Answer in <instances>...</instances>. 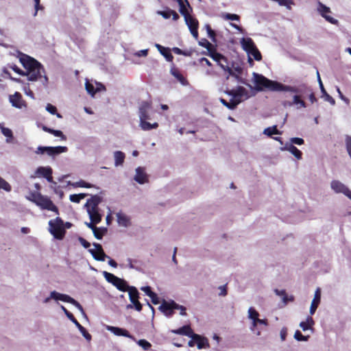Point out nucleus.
<instances>
[{"label": "nucleus", "instance_id": "30", "mask_svg": "<svg viewBox=\"0 0 351 351\" xmlns=\"http://www.w3.org/2000/svg\"><path fill=\"white\" fill-rule=\"evenodd\" d=\"M113 156L114 159V166H122L125 158V154L121 151H115L113 154Z\"/></svg>", "mask_w": 351, "mask_h": 351}, {"label": "nucleus", "instance_id": "23", "mask_svg": "<svg viewBox=\"0 0 351 351\" xmlns=\"http://www.w3.org/2000/svg\"><path fill=\"white\" fill-rule=\"evenodd\" d=\"M191 339L195 341L198 349L208 348L210 346L208 340L205 337L194 333Z\"/></svg>", "mask_w": 351, "mask_h": 351}, {"label": "nucleus", "instance_id": "1", "mask_svg": "<svg viewBox=\"0 0 351 351\" xmlns=\"http://www.w3.org/2000/svg\"><path fill=\"white\" fill-rule=\"evenodd\" d=\"M18 58L24 68L23 75L27 77V80L35 82L40 80L43 85L47 86L48 78L39 62L23 53H19Z\"/></svg>", "mask_w": 351, "mask_h": 351}, {"label": "nucleus", "instance_id": "62", "mask_svg": "<svg viewBox=\"0 0 351 351\" xmlns=\"http://www.w3.org/2000/svg\"><path fill=\"white\" fill-rule=\"evenodd\" d=\"M80 243H81V245L85 247V248H88L90 245V243H88L86 239H84V238L82 237H79L78 239Z\"/></svg>", "mask_w": 351, "mask_h": 351}, {"label": "nucleus", "instance_id": "37", "mask_svg": "<svg viewBox=\"0 0 351 351\" xmlns=\"http://www.w3.org/2000/svg\"><path fill=\"white\" fill-rule=\"evenodd\" d=\"M263 134L268 136H271L273 134H280V132L278 130L276 125H274L265 128L263 131Z\"/></svg>", "mask_w": 351, "mask_h": 351}, {"label": "nucleus", "instance_id": "35", "mask_svg": "<svg viewBox=\"0 0 351 351\" xmlns=\"http://www.w3.org/2000/svg\"><path fill=\"white\" fill-rule=\"evenodd\" d=\"M147 119H143L140 121V126L143 130H150L154 128H156L158 126L157 123H154L151 124L149 122L146 121Z\"/></svg>", "mask_w": 351, "mask_h": 351}, {"label": "nucleus", "instance_id": "17", "mask_svg": "<svg viewBox=\"0 0 351 351\" xmlns=\"http://www.w3.org/2000/svg\"><path fill=\"white\" fill-rule=\"evenodd\" d=\"M89 252L97 261H104L108 256L104 253L102 247L99 243H93V248L90 249Z\"/></svg>", "mask_w": 351, "mask_h": 351}, {"label": "nucleus", "instance_id": "32", "mask_svg": "<svg viewBox=\"0 0 351 351\" xmlns=\"http://www.w3.org/2000/svg\"><path fill=\"white\" fill-rule=\"evenodd\" d=\"M314 325V321L311 316L307 317L306 321L302 322L300 324V327L303 331L307 330H312V326Z\"/></svg>", "mask_w": 351, "mask_h": 351}, {"label": "nucleus", "instance_id": "47", "mask_svg": "<svg viewBox=\"0 0 351 351\" xmlns=\"http://www.w3.org/2000/svg\"><path fill=\"white\" fill-rule=\"evenodd\" d=\"M0 189L5 190V191H11V186L10 184L0 177Z\"/></svg>", "mask_w": 351, "mask_h": 351}, {"label": "nucleus", "instance_id": "4", "mask_svg": "<svg viewBox=\"0 0 351 351\" xmlns=\"http://www.w3.org/2000/svg\"><path fill=\"white\" fill-rule=\"evenodd\" d=\"M242 48L247 52L248 55V61L250 63L253 62L252 56L254 60L260 61L262 58L261 54L256 48L254 41L250 38H242L240 40Z\"/></svg>", "mask_w": 351, "mask_h": 351}, {"label": "nucleus", "instance_id": "13", "mask_svg": "<svg viewBox=\"0 0 351 351\" xmlns=\"http://www.w3.org/2000/svg\"><path fill=\"white\" fill-rule=\"evenodd\" d=\"M128 291L132 304H128L127 308H134L137 311L140 312L142 310V304L138 301L139 293L138 290L135 287H131Z\"/></svg>", "mask_w": 351, "mask_h": 351}, {"label": "nucleus", "instance_id": "22", "mask_svg": "<svg viewBox=\"0 0 351 351\" xmlns=\"http://www.w3.org/2000/svg\"><path fill=\"white\" fill-rule=\"evenodd\" d=\"M10 101L12 105L17 108L25 107V103L22 99L21 95L16 92L14 95L10 96Z\"/></svg>", "mask_w": 351, "mask_h": 351}, {"label": "nucleus", "instance_id": "48", "mask_svg": "<svg viewBox=\"0 0 351 351\" xmlns=\"http://www.w3.org/2000/svg\"><path fill=\"white\" fill-rule=\"evenodd\" d=\"M293 104H295V105H298L299 106L298 107V108H305V103L304 101H302V99H300V96L298 95H295L293 97Z\"/></svg>", "mask_w": 351, "mask_h": 351}, {"label": "nucleus", "instance_id": "15", "mask_svg": "<svg viewBox=\"0 0 351 351\" xmlns=\"http://www.w3.org/2000/svg\"><path fill=\"white\" fill-rule=\"evenodd\" d=\"M62 310L64 311L66 317L77 326L83 337L88 341H90L91 335L87 332L84 327H83L74 317L72 313L69 312L64 306H61Z\"/></svg>", "mask_w": 351, "mask_h": 351}, {"label": "nucleus", "instance_id": "51", "mask_svg": "<svg viewBox=\"0 0 351 351\" xmlns=\"http://www.w3.org/2000/svg\"><path fill=\"white\" fill-rule=\"evenodd\" d=\"M72 186L74 187H84V188H90L91 186V185L90 184H88L83 180L74 182L72 184Z\"/></svg>", "mask_w": 351, "mask_h": 351}, {"label": "nucleus", "instance_id": "49", "mask_svg": "<svg viewBox=\"0 0 351 351\" xmlns=\"http://www.w3.org/2000/svg\"><path fill=\"white\" fill-rule=\"evenodd\" d=\"M85 86H86V89L87 90V92L91 95L92 96H93L96 91L95 89L94 88V86L93 84H91L89 82L86 81V84H85Z\"/></svg>", "mask_w": 351, "mask_h": 351}, {"label": "nucleus", "instance_id": "28", "mask_svg": "<svg viewBox=\"0 0 351 351\" xmlns=\"http://www.w3.org/2000/svg\"><path fill=\"white\" fill-rule=\"evenodd\" d=\"M317 80L319 82V88L323 94V97L324 98V99L326 101H328L330 104L335 105V99L326 93L325 89H324V85H323V83L322 82V80L320 78V75H319V73L318 71L317 72Z\"/></svg>", "mask_w": 351, "mask_h": 351}, {"label": "nucleus", "instance_id": "58", "mask_svg": "<svg viewBox=\"0 0 351 351\" xmlns=\"http://www.w3.org/2000/svg\"><path fill=\"white\" fill-rule=\"evenodd\" d=\"M173 305L176 307V309L180 311V314L181 315H186V308L184 306L179 305L177 303H176V304Z\"/></svg>", "mask_w": 351, "mask_h": 351}, {"label": "nucleus", "instance_id": "8", "mask_svg": "<svg viewBox=\"0 0 351 351\" xmlns=\"http://www.w3.org/2000/svg\"><path fill=\"white\" fill-rule=\"evenodd\" d=\"M316 11L327 22L332 25H338V20L332 16V12L330 8L319 1L317 2Z\"/></svg>", "mask_w": 351, "mask_h": 351}, {"label": "nucleus", "instance_id": "12", "mask_svg": "<svg viewBox=\"0 0 351 351\" xmlns=\"http://www.w3.org/2000/svg\"><path fill=\"white\" fill-rule=\"evenodd\" d=\"M68 148L65 146H57V147H42L39 146L36 153L37 154H47L50 156H55L62 153L66 152Z\"/></svg>", "mask_w": 351, "mask_h": 351}, {"label": "nucleus", "instance_id": "9", "mask_svg": "<svg viewBox=\"0 0 351 351\" xmlns=\"http://www.w3.org/2000/svg\"><path fill=\"white\" fill-rule=\"evenodd\" d=\"M103 276L105 279L110 283L112 284L114 287H116L119 290L121 291H126L129 290L130 287L127 282L121 278H118L112 274H110L108 271H103Z\"/></svg>", "mask_w": 351, "mask_h": 351}, {"label": "nucleus", "instance_id": "34", "mask_svg": "<svg viewBox=\"0 0 351 351\" xmlns=\"http://www.w3.org/2000/svg\"><path fill=\"white\" fill-rule=\"evenodd\" d=\"M171 73L173 75L183 86L188 85L187 80L183 77L182 74L179 73V71L175 69H171Z\"/></svg>", "mask_w": 351, "mask_h": 351}, {"label": "nucleus", "instance_id": "7", "mask_svg": "<svg viewBox=\"0 0 351 351\" xmlns=\"http://www.w3.org/2000/svg\"><path fill=\"white\" fill-rule=\"evenodd\" d=\"M225 93L232 97L234 102H237V106L250 97L249 91L243 86H239L236 89L227 90Z\"/></svg>", "mask_w": 351, "mask_h": 351}, {"label": "nucleus", "instance_id": "21", "mask_svg": "<svg viewBox=\"0 0 351 351\" xmlns=\"http://www.w3.org/2000/svg\"><path fill=\"white\" fill-rule=\"evenodd\" d=\"M117 221L119 226L130 227L132 225L130 217L124 213L119 212L116 214Z\"/></svg>", "mask_w": 351, "mask_h": 351}, {"label": "nucleus", "instance_id": "64", "mask_svg": "<svg viewBox=\"0 0 351 351\" xmlns=\"http://www.w3.org/2000/svg\"><path fill=\"white\" fill-rule=\"evenodd\" d=\"M10 68L16 73L23 75V71L20 69L16 65H12L10 66Z\"/></svg>", "mask_w": 351, "mask_h": 351}, {"label": "nucleus", "instance_id": "3", "mask_svg": "<svg viewBox=\"0 0 351 351\" xmlns=\"http://www.w3.org/2000/svg\"><path fill=\"white\" fill-rule=\"evenodd\" d=\"M101 202V197L100 196L93 195L87 200L85 204L90 219L95 223H99L101 221L102 215L98 207Z\"/></svg>", "mask_w": 351, "mask_h": 351}, {"label": "nucleus", "instance_id": "54", "mask_svg": "<svg viewBox=\"0 0 351 351\" xmlns=\"http://www.w3.org/2000/svg\"><path fill=\"white\" fill-rule=\"evenodd\" d=\"M304 140L301 138H298V137H293V138H290V143L291 144H296V145H302L304 144Z\"/></svg>", "mask_w": 351, "mask_h": 351}, {"label": "nucleus", "instance_id": "6", "mask_svg": "<svg viewBox=\"0 0 351 351\" xmlns=\"http://www.w3.org/2000/svg\"><path fill=\"white\" fill-rule=\"evenodd\" d=\"M49 231L54 237V238L61 240L63 239L65 230L64 227L63 221L57 217L54 220H50L49 221Z\"/></svg>", "mask_w": 351, "mask_h": 351}, {"label": "nucleus", "instance_id": "63", "mask_svg": "<svg viewBox=\"0 0 351 351\" xmlns=\"http://www.w3.org/2000/svg\"><path fill=\"white\" fill-rule=\"evenodd\" d=\"M147 53H148V49H143V50H140V51H136L134 53V56H138V57H140V56H145H145H147Z\"/></svg>", "mask_w": 351, "mask_h": 351}, {"label": "nucleus", "instance_id": "36", "mask_svg": "<svg viewBox=\"0 0 351 351\" xmlns=\"http://www.w3.org/2000/svg\"><path fill=\"white\" fill-rule=\"evenodd\" d=\"M93 234L96 239H101L103 236L105 235L107 232V228L104 227H100L97 228L95 227V228L93 230Z\"/></svg>", "mask_w": 351, "mask_h": 351}, {"label": "nucleus", "instance_id": "18", "mask_svg": "<svg viewBox=\"0 0 351 351\" xmlns=\"http://www.w3.org/2000/svg\"><path fill=\"white\" fill-rule=\"evenodd\" d=\"M134 180L140 184H144L149 182V176L145 168L138 167L136 169Z\"/></svg>", "mask_w": 351, "mask_h": 351}, {"label": "nucleus", "instance_id": "16", "mask_svg": "<svg viewBox=\"0 0 351 351\" xmlns=\"http://www.w3.org/2000/svg\"><path fill=\"white\" fill-rule=\"evenodd\" d=\"M186 24L187 25L191 34L197 40L198 38V21L196 19L193 18L190 13L183 16Z\"/></svg>", "mask_w": 351, "mask_h": 351}, {"label": "nucleus", "instance_id": "41", "mask_svg": "<svg viewBox=\"0 0 351 351\" xmlns=\"http://www.w3.org/2000/svg\"><path fill=\"white\" fill-rule=\"evenodd\" d=\"M219 66L228 73L230 69V65L227 61V59L224 57L218 62Z\"/></svg>", "mask_w": 351, "mask_h": 351}, {"label": "nucleus", "instance_id": "19", "mask_svg": "<svg viewBox=\"0 0 351 351\" xmlns=\"http://www.w3.org/2000/svg\"><path fill=\"white\" fill-rule=\"evenodd\" d=\"M106 328L108 331L112 332L116 336H123L135 341V338L132 335H131L127 330L124 328L112 326H106Z\"/></svg>", "mask_w": 351, "mask_h": 351}, {"label": "nucleus", "instance_id": "25", "mask_svg": "<svg viewBox=\"0 0 351 351\" xmlns=\"http://www.w3.org/2000/svg\"><path fill=\"white\" fill-rule=\"evenodd\" d=\"M321 300V290L317 288L315 292L314 298L311 302L310 307V314L313 315L319 306Z\"/></svg>", "mask_w": 351, "mask_h": 351}, {"label": "nucleus", "instance_id": "44", "mask_svg": "<svg viewBox=\"0 0 351 351\" xmlns=\"http://www.w3.org/2000/svg\"><path fill=\"white\" fill-rule=\"evenodd\" d=\"M46 110L51 114H56L58 118H62V116L59 113H57V109L56 106L50 104H48L46 106Z\"/></svg>", "mask_w": 351, "mask_h": 351}, {"label": "nucleus", "instance_id": "40", "mask_svg": "<svg viewBox=\"0 0 351 351\" xmlns=\"http://www.w3.org/2000/svg\"><path fill=\"white\" fill-rule=\"evenodd\" d=\"M86 197V194L80 193V194H73L69 197V199L75 203H79L82 199Z\"/></svg>", "mask_w": 351, "mask_h": 351}, {"label": "nucleus", "instance_id": "33", "mask_svg": "<svg viewBox=\"0 0 351 351\" xmlns=\"http://www.w3.org/2000/svg\"><path fill=\"white\" fill-rule=\"evenodd\" d=\"M0 129L2 134L6 137L5 141L10 143L13 138L12 131L10 128H5L1 123H0Z\"/></svg>", "mask_w": 351, "mask_h": 351}, {"label": "nucleus", "instance_id": "61", "mask_svg": "<svg viewBox=\"0 0 351 351\" xmlns=\"http://www.w3.org/2000/svg\"><path fill=\"white\" fill-rule=\"evenodd\" d=\"M211 57L213 58V59L216 61L217 63L221 60V59H222L223 58H224L223 56H222L221 54L220 53H213L211 55Z\"/></svg>", "mask_w": 351, "mask_h": 351}, {"label": "nucleus", "instance_id": "43", "mask_svg": "<svg viewBox=\"0 0 351 351\" xmlns=\"http://www.w3.org/2000/svg\"><path fill=\"white\" fill-rule=\"evenodd\" d=\"M274 292L276 293V294L280 297L282 298V302L285 304H286L289 300L288 298H287V295L286 294V292L285 290H278V289H275L274 290Z\"/></svg>", "mask_w": 351, "mask_h": 351}, {"label": "nucleus", "instance_id": "55", "mask_svg": "<svg viewBox=\"0 0 351 351\" xmlns=\"http://www.w3.org/2000/svg\"><path fill=\"white\" fill-rule=\"evenodd\" d=\"M205 28L207 31L208 36L210 38H213L215 36V32L211 29L210 26L208 24L205 25Z\"/></svg>", "mask_w": 351, "mask_h": 351}, {"label": "nucleus", "instance_id": "10", "mask_svg": "<svg viewBox=\"0 0 351 351\" xmlns=\"http://www.w3.org/2000/svg\"><path fill=\"white\" fill-rule=\"evenodd\" d=\"M50 298H52L55 301H62L70 303L74 305L82 314H84L82 305L69 295L60 293L56 291H53L50 292Z\"/></svg>", "mask_w": 351, "mask_h": 351}, {"label": "nucleus", "instance_id": "53", "mask_svg": "<svg viewBox=\"0 0 351 351\" xmlns=\"http://www.w3.org/2000/svg\"><path fill=\"white\" fill-rule=\"evenodd\" d=\"M171 11L170 9H167L164 11H158L157 14L162 16L164 19H167L171 17Z\"/></svg>", "mask_w": 351, "mask_h": 351}, {"label": "nucleus", "instance_id": "2", "mask_svg": "<svg viewBox=\"0 0 351 351\" xmlns=\"http://www.w3.org/2000/svg\"><path fill=\"white\" fill-rule=\"evenodd\" d=\"M252 81L255 85V89L258 91H288L297 93V88L283 85L276 81L269 80L261 74L253 73Z\"/></svg>", "mask_w": 351, "mask_h": 351}, {"label": "nucleus", "instance_id": "56", "mask_svg": "<svg viewBox=\"0 0 351 351\" xmlns=\"http://www.w3.org/2000/svg\"><path fill=\"white\" fill-rule=\"evenodd\" d=\"M148 110H141V109H139V118L140 121L143 119H148L149 115L147 114Z\"/></svg>", "mask_w": 351, "mask_h": 351}, {"label": "nucleus", "instance_id": "46", "mask_svg": "<svg viewBox=\"0 0 351 351\" xmlns=\"http://www.w3.org/2000/svg\"><path fill=\"white\" fill-rule=\"evenodd\" d=\"M276 2L281 6H285L288 10H291V5H293L292 0H276Z\"/></svg>", "mask_w": 351, "mask_h": 351}, {"label": "nucleus", "instance_id": "57", "mask_svg": "<svg viewBox=\"0 0 351 351\" xmlns=\"http://www.w3.org/2000/svg\"><path fill=\"white\" fill-rule=\"evenodd\" d=\"M141 290L149 298L152 295H154V292L151 290L149 287H141Z\"/></svg>", "mask_w": 351, "mask_h": 351}, {"label": "nucleus", "instance_id": "20", "mask_svg": "<svg viewBox=\"0 0 351 351\" xmlns=\"http://www.w3.org/2000/svg\"><path fill=\"white\" fill-rule=\"evenodd\" d=\"M173 304H176L174 301H163L161 305L159 306V309L167 316L171 317L173 313V310L176 307Z\"/></svg>", "mask_w": 351, "mask_h": 351}, {"label": "nucleus", "instance_id": "45", "mask_svg": "<svg viewBox=\"0 0 351 351\" xmlns=\"http://www.w3.org/2000/svg\"><path fill=\"white\" fill-rule=\"evenodd\" d=\"M294 338L299 341H308L309 336H304L300 330H296L294 334Z\"/></svg>", "mask_w": 351, "mask_h": 351}, {"label": "nucleus", "instance_id": "39", "mask_svg": "<svg viewBox=\"0 0 351 351\" xmlns=\"http://www.w3.org/2000/svg\"><path fill=\"white\" fill-rule=\"evenodd\" d=\"M137 344L141 346L144 350H148L151 348L152 344L145 339H140L136 341Z\"/></svg>", "mask_w": 351, "mask_h": 351}, {"label": "nucleus", "instance_id": "52", "mask_svg": "<svg viewBox=\"0 0 351 351\" xmlns=\"http://www.w3.org/2000/svg\"><path fill=\"white\" fill-rule=\"evenodd\" d=\"M346 146L348 155L351 158V136H346Z\"/></svg>", "mask_w": 351, "mask_h": 351}, {"label": "nucleus", "instance_id": "29", "mask_svg": "<svg viewBox=\"0 0 351 351\" xmlns=\"http://www.w3.org/2000/svg\"><path fill=\"white\" fill-rule=\"evenodd\" d=\"M179 5V11L182 16L189 14V9H191L188 0H176Z\"/></svg>", "mask_w": 351, "mask_h": 351}, {"label": "nucleus", "instance_id": "11", "mask_svg": "<svg viewBox=\"0 0 351 351\" xmlns=\"http://www.w3.org/2000/svg\"><path fill=\"white\" fill-rule=\"evenodd\" d=\"M258 317V312L254 308L250 307L247 311V317L252 321V324L250 326V330L252 331H255L258 324L264 325L265 326L268 325L267 319H259Z\"/></svg>", "mask_w": 351, "mask_h": 351}, {"label": "nucleus", "instance_id": "26", "mask_svg": "<svg viewBox=\"0 0 351 351\" xmlns=\"http://www.w3.org/2000/svg\"><path fill=\"white\" fill-rule=\"evenodd\" d=\"M282 151H288L291 153L298 160L302 158V152L293 145L287 143L284 147H281Z\"/></svg>", "mask_w": 351, "mask_h": 351}, {"label": "nucleus", "instance_id": "42", "mask_svg": "<svg viewBox=\"0 0 351 351\" xmlns=\"http://www.w3.org/2000/svg\"><path fill=\"white\" fill-rule=\"evenodd\" d=\"M221 16L225 20L239 21V16L235 14L224 13Z\"/></svg>", "mask_w": 351, "mask_h": 351}, {"label": "nucleus", "instance_id": "5", "mask_svg": "<svg viewBox=\"0 0 351 351\" xmlns=\"http://www.w3.org/2000/svg\"><path fill=\"white\" fill-rule=\"evenodd\" d=\"M41 209L51 210L56 213H58V208L53 204L52 201L47 196H43L41 194H34L32 198L30 199Z\"/></svg>", "mask_w": 351, "mask_h": 351}, {"label": "nucleus", "instance_id": "31", "mask_svg": "<svg viewBox=\"0 0 351 351\" xmlns=\"http://www.w3.org/2000/svg\"><path fill=\"white\" fill-rule=\"evenodd\" d=\"M241 73H242V68L241 66H233L232 67H230L226 78L228 79L230 76H232V77H234L236 79L239 80Z\"/></svg>", "mask_w": 351, "mask_h": 351}, {"label": "nucleus", "instance_id": "38", "mask_svg": "<svg viewBox=\"0 0 351 351\" xmlns=\"http://www.w3.org/2000/svg\"><path fill=\"white\" fill-rule=\"evenodd\" d=\"M219 101L223 106L230 110H234L237 107V102H234L232 97L230 99L229 101H227L223 98H221Z\"/></svg>", "mask_w": 351, "mask_h": 351}, {"label": "nucleus", "instance_id": "50", "mask_svg": "<svg viewBox=\"0 0 351 351\" xmlns=\"http://www.w3.org/2000/svg\"><path fill=\"white\" fill-rule=\"evenodd\" d=\"M160 53L166 58L167 61H171L173 60V57L167 48H165V51H161Z\"/></svg>", "mask_w": 351, "mask_h": 351}, {"label": "nucleus", "instance_id": "27", "mask_svg": "<svg viewBox=\"0 0 351 351\" xmlns=\"http://www.w3.org/2000/svg\"><path fill=\"white\" fill-rule=\"evenodd\" d=\"M171 332L173 334L185 335V336L189 337L191 338L194 335L193 330L188 325L184 326H182L178 329H176V330H172Z\"/></svg>", "mask_w": 351, "mask_h": 351}, {"label": "nucleus", "instance_id": "59", "mask_svg": "<svg viewBox=\"0 0 351 351\" xmlns=\"http://www.w3.org/2000/svg\"><path fill=\"white\" fill-rule=\"evenodd\" d=\"M52 134H53L55 136L60 137L62 140H66V136L63 134L62 132L60 130H54L52 132Z\"/></svg>", "mask_w": 351, "mask_h": 351}, {"label": "nucleus", "instance_id": "24", "mask_svg": "<svg viewBox=\"0 0 351 351\" xmlns=\"http://www.w3.org/2000/svg\"><path fill=\"white\" fill-rule=\"evenodd\" d=\"M36 174L37 176H41L45 178L48 182H51L53 181L52 178V169L49 167H40L36 171Z\"/></svg>", "mask_w": 351, "mask_h": 351}, {"label": "nucleus", "instance_id": "14", "mask_svg": "<svg viewBox=\"0 0 351 351\" xmlns=\"http://www.w3.org/2000/svg\"><path fill=\"white\" fill-rule=\"evenodd\" d=\"M330 188L335 193H342L351 199V191L341 182L337 180L331 181Z\"/></svg>", "mask_w": 351, "mask_h": 351}, {"label": "nucleus", "instance_id": "60", "mask_svg": "<svg viewBox=\"0 0 351 351\" xmlns=\"http://www.w3.org/2000/svg\"><path fill=\"white\" fill-rule=\"evenodd\" d=\"M150 108L151 104L147 101H144L141 104L139 109H141V110H149Z\"/></svg>", "mask_w": 351, "mask_h": 351}]
</instances>
